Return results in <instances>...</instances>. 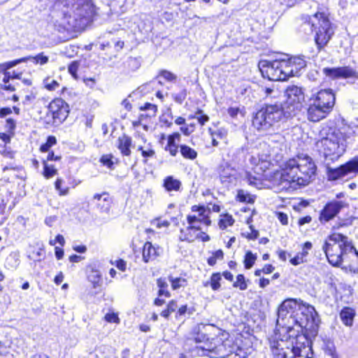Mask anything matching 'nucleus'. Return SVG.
I'll use <instances>...</instances> for the list:
<instances>
[{
	"label": "nucleus",
	"mask_w": 358,
	"mask_h": 358,
	"mask_svg": "<svg viewBox=\"0 0 358 358\" xmlns=\"http://www.w3.org/2000/svg\"><path fill=\"white\" fill-rule=\"evenodd\" d=\"M141 110H149L150 112L149 115L154 116L156 115V113L157 111V107L155 104H152L150 103H145L143 106L141 107Z\"/></svg>",
	"instance_id": "obj_47"
},
{
	"label": "nucleus",
	"mask_w": 358,
	"mask_h": 358,
	"mask_svg": "<svg viewBox=\"0 0 358 358\" xmlns=\"http://www.w3.org/2000/svg\"><path fill=\"white\" fill-rule=\"evenodd\" d=\"M343 255L339 252H336L332 255L330 254L329 255L326 256V257H327L329 262L331 265H333L334 266H338L342 264V262H343L342 256Z\"/></svg>",
	"instance_id": "obj_34"
},
{
	"label": "nucleus",
	"mask_w": 358,
	"mask_h": 358,
	"mask_svg": "<svg viewBox=\"0 0 358 358\" xmlns=\"http://www.w3.org/2000/svg\"><path fill=\"white\" fill-rule=\"evenodd\" d=\"M317 166L307 154H299L281 166L280 184L284 187L296 189L306 186L315 178Z\"/></svg>",
	"instance_id": "obj_2"
},
{
	"label": "nucleus",
	"mask_w": 358,
	"mask_h": 358,
	"mask_svg": "<svg viewBox=\"0 0 358 358\" xmlns=\"http://www.w3.org/2000/svg\"><path fill=\"white\" fill-rule=\"evenodd\" d=\"M222 280L221 274L220 273H213L210 277V280L204 283V286L207 287L208 285H210L211 288L216 291L220 287V280Z\"/></svg>",
	"instance_id": "obj_28"
},
{
	"label": "nucleus",
	"mask_w": 358,
	"mask_h": 358,
	"mask_svg": "<svg viewBox=\"0 0 358 358\" xmlns=\"http://www.w3.org/2000/svg\"><path fill=\"white\" fill-rule=\"evenodd\" d=\"M331 241H326L322 246V250L324 252L326 256L329 255L330 254H334L336 252H339L338 246L336 245L337 243H334V242L331 243Z\"/></svg>",
	"instance_id": "obj_32"
},
{
	"label": "nucleus",
	"mask_w": 358,
	"mask_h": 358,
	"mask_svg": "<svg viewBox=\"0 0 358 358\" xmlns=\"http://www.w3.org/2000/svg\"><path fill=\"white\" fill-rule=\"evenodd\" d=\"M311 100L331 112L335 105L336 97L332 90L327 89L319 91Z\"/></svg>",
	"instance_id": "obj_11"
},
{
	"label": "nucleus",
	"mask_w": 358,
	"mask_h": 358,
	"mask_svg": "<svg viewBox=\"0 0 358 358\" xmlns=\"http://www.w3.org/2000/svg\"><path fill=\"white\" fill-rule=\"evenodd\" d=\"M138 150L141 152L142 156L145 158L144 162L146 163L148 158H152L155 156V151L150 147H142L138 148Z\"/></svg>",
	"instance_id": "obj_38"
},
{
	"label": "nucleus",
	"mask_w": 358,
	"mask_h": 358,
	"mask_svg": "<svg viewBox=\"0 0 358 358\" xmlns=\"http://www.w3.org/2000/svg\"><path fill=\"white\" fill-rule=\"evenodd\" d=\"M317 314L313 306L299 303L294 315L289 318L295 329H299V334L306 336L307 331H316L317 327Z\"/></svg>",
	"instance_id": "obj_7"
},
{
	"label": "nucleus",
	"mask_w": 358,
	"mask_h": 358,
	"mask_svg": "<svg viewBox=\"0 0 358 358\" xmlns=\"http://www.w3.org/2000/svg\"><path fill=\"white\" fill-rule=\"evenodd\" d=\"M117 148L121 153L125 156H129L131 154L130 146L131 145V139L126 135H123L118 138Z\"/></svg>",
	"instance_id": "obj_23"
},
{
	"label": "nucleus",
	"mask_w": 358,
	"mask_h": 358,
	"mask_svg": "<svg viewBox=\"0 0 358 358\" xmlns=\"http://www.w3.org/2000/svg\"><path fill=\"white\" fill-rule=\"evenodd\" d=\"M56 143V138L53 136H50L48 137L46 143L41 145L40 150L43 152H48L49 149Z\"/></svg>",
	"instance_id": "obj_41"
},
{
	"label": "nucleus",
	"mask_w": 358,
	"mask_h": 358,
	"mask_svg": "<svg viewBox=\"0 0 358 358\" xmlns=\"http://www.w3.org/2000/svg\"><path fill=\"white\" fill-rule=\"evenodd\" d=\"M298 23L299 32L305 35L315 32V41L319 50L327 45L334 34L331 22L324 13L317 12L312 16L302 15Z\"/></svg>",
	"instance_id": "obj_5"
},
{
	"label": "nucleus",
	"mask_w": 358,
	"mask_h": 358,
	"mask_svg": "<svg viewBox=\"0 0 358 358\" xmlns=\"http://www.w3.org/2000/svg\"><path fill=\"white\" fill-rule=\"evenodd\" d=\"M286 61L289 62L290 68L293 70V75H296L301 69H303L306 66V62L301 57H294L290 59H286Z\"/></svg>",
	"instance_id": "obj_21"
},
{
	"label": "nucleus",
	"mask_w": 358,
	"mask_h": 358,
	"mask_svg": "<svg viewBox=\"0 0 358 358\" xmlns=\"http://www.w3.org/2000/svg\"><path fill=\"white\" fill-rule=\"evenodd\" d=\"M239 112L240 109L238 107H231L228 109V114L233 118L236 117Z\"/></svg>",
	"instance_id": "obj_64"
},
{
	"label": "nucleus",
	"mask_w": 358,
	"mask_h": 358,
	"mask_svg": "<svg viewBox=\"0 0 358 358\" xmlns=\"http://www.w3.org/2000/svg\"><path fill=\"white\" fill-rule=\"evenodd\" d=\"M346 206V203L342 201L334 200L327 203L321 210L320 220L322 223H326L334 219Z\"/></svg>",
	"instance_id": "obj_10"
},
{
	"label": "nucleus",
	"mask_w": 358,
	"mask_h": 358,
	"mask_svg": "<svg viewBox=\"0 0 358 358\" xmlns=\"http://www.w3.org/2000/svg\"><path fill=\"white\" fill-rule=\"evenodd\" d=\"M169 280L171 283L172 289L176 290L186 285V280L182 278H173L169 276Z\"/></svg>",
	"instance_id": "obj_33"
},
{
	"label": "nucleus",
	"mask_w": 358,
	"mask_h": 358,
	"mask_svg": "<svg viewBox=\"0 0 358 358\" xmlns=\"http://www.w3.org/2000/svg\"><path fill=\"white\" fill-rule=\"evenodd\" d=\"M159 248H156L150 242H146L143 249V260L148 263L159 255Z\"/></svg>",
	"instance_id": "obj_20"
},
{
	"label": "nucleus",
	"mask_w": 358,
	"mask_h": 358,
	"mask_svg": "<svg viewBox=\"0 0 358 358\" xmlns=\"http://www.w3.org/2000/svg\"><path fill=\"white\" fill-rule=\"evenodd\" d=\"M180 134L179 133H174L168 136V143L165 147V150L172 155L176 156L178 153V146L176 143V141H180Z\"/></svg>",
	"instance_id": "obj_24"
},
{
	"label": "nucleus",
	"mask_w": 358,
	"mask_h": 358,
	"mask_svg": "<svg viewBox=\"0 0 358 358\" xmlns=\"http://www.w3.org/2000/svg\"><path fill=\"white\" fill-rule=\"evenodd\" d=\"M233 287L238 288L240 290H245L248 288L247 281L243 274H238L236 280L233 284Z\"/></svg>",
	"instance_id": "obj_37"
},
{
	"label": "nucleus",
	"mask_w": 358,
	"mask_h": 358,
	"mask_svg": "<svg viewBox=\"0 0 358 358\" xmlns=\"http://www.w3.org/2000/svg\"><path fill=\"white\" fill-rule=\"evenodd\" d=\"M157 285L158 287L159 288L158 291V296H164L167 298H169L171 296V293L168 290V283L166 282V280L162 278H159L157 280Z\"/></svg>",
	"instance_id": "obj_27"
},
{
	"label": "nucleus",
	"mask_w": 358,
	"mask_h": 358,
	"mask_svg": "<svg viewBox=\"0 0 358 358\" xmlns=\"http://www.w3.org/2000/svg\"><path fill=\"white\" fill-rule=\"evenodd\" d=\"M285 94L288 101H293L298 103H301L305 99L304 94L301 87L296 85L287 87Z\"/></svg>",
	"instance_id": "obj_19"
},
{
	"label": "nucleus",
	"mask_w": 358,
	"mask_h": 358,
	"mask_svg": "<svg viewBox=\"0 0 358 358\" xmlns=\"http://www.w3.org/2000/svg\"><path fill=\"white\" fill-rule=\"evenodd\" d=\"M105 320L108 322H119V318L117 315L115 313H107L105 315Z\"/></svg>",
	"instance_id": "obj_55"
},
{
	"label": "nucleus",
	"mask_w": 358,
	"mask_h": 358,
	"mask_svg": "<svg viewBox=\"0 0 358 358\" xmlns=\"http://www.w3.org/2000/svg\"><path fill=\"white\" fill-rule=\"evenodd\" d=\"M325 75L332 79L349 78L357 77V71L350 66H342L337 68H324Z\"/></svg>",
	"instance_id": "obj_13"
},
{
	"label": "nucleus",
	"mask_w": 358,
	"mask_h": 358,
	"mask_svg": "<svg viewBox=\"0 0 358 358\" xmlns=\"http://www.w3.org/2000/svg\"><path fill=\"white\" fill-rule=\"evenodd\" d=\"M298 306L296 299H289L285 300L278 308L277 327L287 335L280 338L281 333L275 332L268 339L274 358H315L307 336L299 334V329H295L290 322L289 318L294 317Z\"/></svg>",
	"instance_id": "obj_1"
},
{
	"label": "nucleus",
	"mask_w": 358,
	"mask_h": 358,
	"mask_svg": "<svg viewBox=\"0 0 358 358\" xmlns=\"http://www.w3.org/2000/svg\"><path fill=\"white\" fill-rule=\"evenodd\" d=\"M93 201L101 212L108 213L109 211L111 202L110 196L107 192L94 194L93 196Z\"/></svg>",
	"instance_id": "obj_18"
},
{
	"label": "nucleus",
	"mask_w": 358,
	"mask_h": 358,
	"mask_svg": "<svg viewBox=\"0 0 358 358\" xmlns=\"http://www.w3.org/2000/svg\"><path fill=\"white\" fill-rule=\"evenodd\" d=\"M29 60V57H22L18 59H15L11 62H8V67L13 68V66L17 65L18 64H20L22 62H25Z\"/></svg>",
	"instance_id": "obj_57"
},
{
	"label": "nucleus",
	"mask_w": 358,
	"mask_h": 358,
	"mask_svg": "<svg viewBox=\"0 0 358 358\" xmlns=\"http://www.w3.org/2000/svg\"><path fill=\"white\" fill-rule=\"evenodd\" d=\"M63 182V180L61 178H57V180L55 181V189L59 192V194L60 196H64L68 194L69 193V187L62 189L61 186Z\"/></svg>",
	"instance_id": "obj_45"
},
{
	"label": "nucleus",
	"mask_w": 358,
	"mask_h": 358,
	"mask_svg": "<svg viewBox=\"0 0 358 358\" xmlns=\"http://www.w3.org/2000/svg\"><path fill=\"white\" fill-rule=\"evenodd\" d=\"M199 238V234L196 233L189 226L185 229H181L180 231L179 240L180 241L192 243Z\"/></svg>",
	"instance_id": "obj_22"
},
{
	"label": "nucleus",
	"mask_w": 358,
	"mask_h": 358,
	"mask_svg": "<svg viewBox=\"0 0 358 358\" xmlns=\"http://www.w3.org/2000/svg\"><path fill=\"white\" fill-rule=\"evenodd\" d=\"M178 308L177 302L175 300H171L167 304L166 308L172 313L176 310Z\"/></svg>",
	"instance_id": "obj_62"
},
{
	"label": "nucleus",
	"mask_w": 358,
	"mask_h": 358,
	"mask_svg": "<svg viewBox=\"0 0 358 358\" xmlns=\"http://www.w3.org/2000/svg\"><path fill=\"white\" fill-rule=\"evenodd\" d=\"M116 267L121 271H125L127 268V262L123 259H118L115 261Z\"/></svg>",
	"instance_id": "obj_59"
},
{
	"label": "nucleus",
	"mask_w": 358,
	"mask_h": 358,
	"mask_svg": "<svg viewBox=\"0 0 358 358\" xmlns=\"http://www.w3.org/2000/svg\"><path fill=\"white\" fill-rule=\"evenodd\" d=\"M180 153L183 157L193 160L196 158L197 152L190 147L186 145H181L180 146Z\"/></svg>",
	"instance_id": "obj_29"
},
{
	"label": "nucleus",
	"mask_w": 358,
	"mask_h": 358,
	"mask_svg": "<svg viewBox=\"0 0 358 358\" xmlns=\"http://www.w3.org/2000/svg\"><path fill=\"white\" fill-rule=\"evenodd\" d=\"M310 101L311 103L307 110V117L308 120L314 122H319L325 118L330 113L329 110H327L313 100L310 99Z\"/></svg>",
	"instance_id": "obj_16"
},
{
	"label": "nucleus",
	"mask_w": 358,
	"mask_h": 358,
	"mask_svg": "<svg viewBox=\"0 0 358 358\" xmlns=\"http://www.w3.org/2000/svg\"><path fill=\"white\" fill-rule=\"evenodd\" d=\"M217 173L222 183H233L238 176L237 171L226 162L219 165Z\"/></svg>",
	"instance_id": "obj_14"
},
{
	"label": "nucleus",
	"mask_w": 358,
	"mask_h": 358,
	"mask_svg": "<svg viewBox=\"0 0 358 358\" xmlns=\"http://www.w3.org/2000/svg\"><path fill=\"white\" fill-rule=\"evenodd\" d=\"M257 259V255H254L251 251H248L245 255L244 266L246 269L250 268Z\"/></svg>",
	"instance_id": "obj_36"
},
{
	"label": "nucleus",
	"mask_w": 358,
	"mask_h": 358,
	"mask_svg": "<svg viewBox=\"0 0 358 358\" xmlns=\"http://www.w3.org/2000/svg\"><path fill=\"white\" fill-rule=\"evenodd\" d=\"M88 280L93 284L94 288L99 286V282L101 279V275L99 271L92 269L88 273Z\"/></svg>",
	"instance_id": "obj_31"
},
{
	"label": "nucleus",
	"mask_w": 358,
	"mask_h": 358,
	"mask_svg": "<svg viewBox=\"0 0 358 358\" xmlns=\"http://www.w3.org/2000/svg\"><path fill=\"white\" fill-rule=\"evenodd\" d=\"M329 241L338 244V251L343 254H347L355 249L352 242L349 240L348 237L339 233H334L329 236Z\"/></svg>",
	"instance_id": "obj_15"
},
{
	"label": "nucleus",
	"mask_w": 358,
	"mask_h": 358,
	"mask_svg": "<svg viewBox=\"0 0 358 358\" xmlns=\"http://www.w3.org/2000/svg\"><path fill=\"white\" fill-rule=\"evenodd\" d=\"M258 66L262 76L269 80H285L293 75V70L285 58L272 61L261 60Z\"/></svg>",
	"instance_id": "obj_9"
},
{
	"label": "nucleus",
	"mask_w": 358,
	"mask_h": 358,
	"mask_svg": "<svg viewBox=\"0 0 358 358\" xmlns=\"http://www.w3.org/2000/svg\"><path fill=\"white\" fill-rule=\"evenodd\" d=\"M346 164L350 173H358V155L346 162Z\"/></svg>",
	"instance_id": "obj_39"
},
{
	"label": "nucleus",
	"mask_w": 358,
	"mask_h": 358,
	"mask_svg": "<svg viewBox=\"0 0 358 358\" xmlns=\"http://www.w3.org/2000/svg\"><path fill=\"white\" fill-rule=\"evenodd\" d=\"M36 99V96L34 93H30L29 94H27L24 97V100L23 101V103L24 104H29L32 103Z\"/></svg>",
	"instance_id": "obj_63"
},
{
	"label": "nucleus",
	"mask_w": 358,
	"mask_h": 358,
	"mask_svg": "<svg viewBox=\"0 0 358 358\" xmlns=\"http://www.w3.org/2000/svg\"><path fill=\"white\" fill-rule=\"evenodd\" d=\"M163 186L167 192L179 191L181 187V182L175 179L173 176H167L164 179Z\"/></svg>",
	"instance_id": "obj_25"
},
{
	"label": "nucleus",
	"mask_w": 358,
	"mask_h": 358,
	"mask_svg": "<svg viewBox=\"0 0 358 358\" xmlns=\"http://www.w3.org/2000/svg\"><path fill=\"white\" fill-rule=\"evenodd\" d=\"M57 6L62 9L65 17L75 22L71 27L83 29L95 13V6L92 0H60Z\"/></svg>",
	"instance_id": "obj_6"
},
{
	"label": "nucleus",
	"mask_w": 358,
	"mask_h": 358,
	"mask_svg": "<svg viewBox=\"0 0 358 358\" xmlns=\"http://www.w3.org/2000/svg\"><path fill=\"white\" fill-rule=\"evenodd\" d=\"M358 135V127H348L343 130H334L316 143L326 161L334 162L341 157L348 145L353 141L352 137Z\"/></svg>",
	"instance_id": "obj_4"
},
{
	"label": "nucleus",
	"mask_w": 358,
	"mask_h": 358,
	"mask_svg": "<svg viewBox=\"0 0 358 358\" xmlns=\"http://www.w3.org/2000/svg\"><path fill=\"white\" fill-rule=\"evenodd\" d=\"M29 59H33L35 63H39L41 64H45L48 62V57L43 55V53L37 55L36 57H29Z\"/></svg>",
	"instance_id": "obj_49"
},
{
	"label": "nucleus",
	"mask_w": 358,
	"mask_h": 358,
	"mask_svg": "<svg viewBox=\"0 0 358 358\" xmlns=\"http://www.w3.org/2000/svg\"><path fill=\"white\" fill-rule=\"evenodd\" d=\"M305 262V259L303 257L298 254L294 258L290 259V262L292 264L296 266Z\"/></svg>",
	"instance_id": "obj_56"
},
{
	"label": "nucleus",
	"mask_w": 358,
	"mask_h": 358,
	"mask_svg": "<svg viewBox=\"0 0 358 358\" xmlns=\"http://www.w3.org/2000/svg\"><path fill=\"white\" fill-rule=\"evenodd\" d=\"M264 91L266 96L273 95L274 97H276L279 94V92L273 87H265Z\"/></svg>",
	"instance_id": "obj_54"
},
{
	"label": "nucleus",
	"mask_w": 358,
	"mask_h": 358,
	"mask_svg": "<svg viewBox=\"0 0 358 358\" xmlns=\"http://www.w3.org/2000/svg\"><path fill=\"white\" fill-rule=\"evenodd\" d=\"M234 222V220L233 219V217L231 215L226 214L219 221V226L220 228L224 229L227 227L233 225Z\"/></svg>",
	"instance_id": "obj_40"
},
{
	"label": "nucleus",
	"mask_w": 358,
	"mask_h": 358,
	"mask_svg": "<svg viewBox=\"0 0 358 358\" xmlns=\"http://www.w3.org/2000/svg\"><path fill=\"white\" fill-rule=\"evenodd\" d=\"M48 110L52 113L54 120L58 119L59 122L64 121L69 113L68 105L62 99H55L48 106Z\"/></svg>",
	"instance_id": "obj_12"
},
{
	"label": "nucleus",
	"mask_w": 358,
	"mask_h": 358,
	"mask_svg": "<svg viewBox=\"0 0 358 358\" xmlns=\"http://www.w3.org/2000/svg\"><path fill=\"white\" fill-rule=\"evenodd\" d=\"M101 162L106 166L108 168L112 169L113 166V162L111 159V156L110 155H103L100 159Z\"/></svg>",
	"instance_id": "obj_52"
},
{
	"label": "nucleus",
	"mask_w": 358,
	"mask_h": 358,
	"mask_svg": "<svg viewBox=\"0 0 358 358\" xmlns=\"http://www.w3.org/2000/svg\"><path fill=\"white\" fill-rule=\"evenodd\" d=\"M354 315L352 309L350 308H343L340 313L341 319L346 326H352Z\"/></svg>",
	"instance_id": "obj_26"
},
{
	"label": "nucleus",
	"mask_w": 358,
	"mask_h": 358,
	"mask_svg": "<svg viewBox=\"0 0 358 358\" xmlns=\"http://www.w3.org/2000/svg\"><path fill=\"white\" fill-rule=\"evenodd\" d=\"M325 353L326 355L330 356L331 358H338L334 345L327 346L325 349Z\"/></svg>",
	"instance_id": "obj_53"
},
{
	"label": "nucleus",
	"mask_w": 358,
	"mask_h": 358,
	"mask_svg": "<svg viewBox=\"0 0 358 358\" xmlns=\"http://www.w3.org/2000/svg\"><path fill=\"white\" fill-rule=\"evenodd\" d=\"M79 67V63L77 61H74L71 62L68 68L69 72L70 74L75 78H77V71Z\"/></svg>",
	"instance_id": "obj_50"
},
{
	"label": "nucleus",
	"mask_w": 358,
	"mask_h": 358,
	"mask_svg": "<svg viewBox=\"0 0 358 358\" xmlns=\"http://www.w3.org/2000/svg\"><path fill=\"white\" fill-rule=\"evenodd\" d=\"M45 87L48 90H55L59 87V83L55 80L46 79L45 80Z\"/></svg>",
	"instance_id": "obj_51"
},
{
	"label": "nucleus",
	"mask_w": 358,
	"mask_h": 358,
	"mask_svg": "<svg viewBox=\"0 0 358 358\" xmlns=\"http://www.w3.org/2000/svg\"><path fill=\"white\" fill-rule=\"evenodd\" d=\"M43 175L46 178H50L57 173V171L53 166H48L45 161L43 162Z\"/></svg>",
	"instance_id": "obj_42"
},
{
	"label": "nucleus",
	"mask_w": 358,
	"mask_h": 358,
	"mask_svg": "<svg viewBox=\"0 0 358 358\" xmlns=\"http://www.w3.org/2000/svg\"><path fill=\"white\" fill-rule=\"evenodd\" d=\"M250 229L251 232L247 235L248 239L255 240L259 236V231L254 229L253 226L250 225Z\"/></svg>",
	"instance_id": "obj_58"
},
{
	"label": "nucleus",
	"mask_w": 358,
	"mask_h": 358,
	"mask_svg": "<svg viewBox=\"0 0 358 358\" xmlns=\"http://www.w3.org/2000/svg\"><path fill=\"white\" fill-rule=\"evenodd\" d=\"M199 348L202 350V355L211 358H225L232 353H235L236 356L239 358H245L238 352L242 350L237 347L232 339H226L223 341L220 338H213L210 342L204 343Z\"/></svg>",
	"instance_id": "obj_8"
},
{
	"label": "nucleus",
	"mask_w": 358,
	"mask_h": 358,
	"mask_svg": "<svg viewBox=\"0 0 358 358\" xmlns=\"http://www.w3.org/2000/svg\"><path fill=\"white\" fill-rule=\"evenodd\" d=\"M15 127L16 124L14 120H13L12 118H8L6 120L5 128L8 133L10 134L11 135H13Z\"/></svg>",
	"instance_id": "obj_48"
},
{
	"label": "nucleus",
	"mask_w": 358,
	"mask_h": 358,
	"mask_svg": "<svg viewBox=\"0 0 358 358\" xmlns=\"http://www.w3.org/2000/svg\"><path fill=\"white\" fill-rule=\"evenodd\" d=\"M187 94V90L183 89L179 93L173 94L172 98L176 103L182 104L184 100L186 99Z\"/></svg>",
	"instance_id": "obj_43"
},
{
	"label": "nucleus",
	"mask_w": 358,
	"mask_h": 358,
	"mask_svg": "<svg viewBox=\"0 0 358 358\" xmlns=\"http://www.w3.org/2000/svg\"><path fill=\"white\" fill-rule=\"evenodd\" d=\"M237 198L239 201L243 203H252L255 202V196L249 194L247 191L239 189L237 194Z\"/></svg>",
	"instance_id": "obj_30"
},
{
	"label": "nucleus",
	"mask_w": 358,
	"mask_h": 358,
	"mask_svg": "<svg viewBox=\"0 0 358 358\" xmlns=\"http://www.w3.org/2000/svg\"><path fill=\"white\" fill-rule=\"evenodd\" d=\"M193 117L197 119L201 125H203L209 120L208 115L203 114L201 110H198Z\"/></svg>",
	"instance_id": "obj_46"
},
{
	"label": "nucleus",
	"mask_w": 358,
	"mask_h": 358,
	"mask_svg": "<svg viewBox=\"0 0 358 358\" xmlns=\"http://www.w3.org/2000/svg\"><path fill=\"white\" fill-rule=\"evenodd\" d=\"M326 173L329 180H336L350 174L346 163L336 169L330 167L327 163Z\"/></svg>",
	"instance_id": "obj_17"
},
{
	"label": "nucleus",
	"mask_w": 358,
	"mask_h": 358,
	"mask_svg": "<svg viewBox=\"0 0 358 358\" xmlns=\"http://www.w3.org/2000/svg\"><path fill=\"white\" fill-rule=\"evenodd\" d=\"M192 210L193 212H198L199 214V217L203 216L206 213V208H204V206H193L192 207Z\"/></svg>",
	"instance_id": "obj_61"
},
{
	"label": "nucleus",
	"mask_w": 358,
	"mask_h": 358,
	"mask_svg": "<svg viewBox=\"0 0 358 358\" xmlns=\"http://www.w3.org/2000/svg\"><path fill=\"white\" fill-rule=\"evenodd\" d=\"M159 76L163 77L166 80L169 82L176 81L177 79V76L169 71L167 70H162L159 72Z\"/></svg>",
	"instance_id": "obj_44"
},
{
	"label": "nucleus",
	"mask_w": 358,
	"mask_h": 358,
	"mask_svg": "<svg viewBox=\"0 0 358 358\" xmlns=\"http://www.w3.org/2000/svg\"><path fill=\"white\" fill-rule=\"evenodd\" d=\"M278 218L279 221L282 223L283 225H286L288 223V217L287 214L284 213H278Z\"/></svg>",
	"instance_id": "obj_60"
},
{
	"label": "nucleus",
	"mask_w": 358,
	"mask_h": 358,
	"mask_svg": "<svg viewBox=\"0 0 358 358\" xmlns=\"http://www.w3.org/2000/svg\"><path fill=\"white\" fill-rule=\"evenodd\" d=\"M20 264L19 255L17 253H11L6 259V265L10 268H15Z\"/></svg>",
	"instance_id": "obj_35"
},
{
	"label": "nucleus",
	"mask_w": 358,
	"mask_h": 358,
	"mask_svg": "<svg viewBox=\"0 0 358 358\" xmlns=\"http://www.w3.org/2000/svg\"><path fill=\"white\" fill-rule=\"evenodd\" d=\"M302 108L301 103L293 101H276L266 103L252 118V125L259 131H267L275 123L295 116Z\"/></svg>",
	"instance_id": "obj_3"
}]
</instances>
